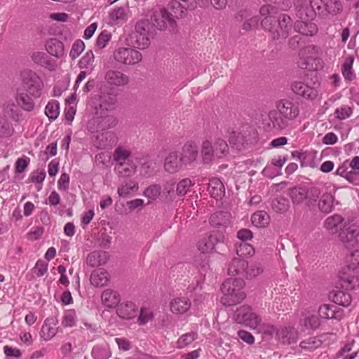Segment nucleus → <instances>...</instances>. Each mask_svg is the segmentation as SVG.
I'll return each mask as SVG.
<instances>
[{"label":"nucleus","instance_id":"1","mask_svg":"<svg viewBox=\"0 0 359 359\" xmlns=\"http://www.w3.org/2000/svg\"><path fill=\"white\" fill-rule=\"evenodd\" d=\"M276 107L278 111L271 110L268 114L272 127L276 129H285L288 121L295 119L299 114V104L289 100H280Z\"/></svg>","mask_w":359,"mask_h":359},{"label":"nucleus","instance_id":"2","mask_svg":"<svg viewBox=\"0 0 359 359\" xmlns=\"http://www.w3.org/2000/svg\"><path fill=\"white\" fill-rule=\"evenodd\" d=\"M244 286L245 282L241 278H227L221 286L220 302L225 306L241 303L246 297Z\"/></svg>","mask_w":359,"mask_h":359},{"label":"nucleus","instance_id":"3","mask_svg":"<svg viewBox=\"0 0 359 359\" xmlns=\"http://www.w3.org/2000/svg\"><path fill=\"white\" fill-rule=\"evenodd\" d=\"M262 27L268 30L274 39L287 38L292 27L291 18L285 14L281 15L278 20L273 16L265 17L261 22Z\"/></svg>","mask_w":359,"mask_h":359},{"label":"nucleus","instance_id":"4","mask_svg":"<svg viewBox=\"0 0 359 359\" xmlns=\"http://www.w3.org/2000/svg\"><path fill=\"white\" fill-rule=\"evenodd\" d=\"M229 151L227 143L222 139L218 138L215 140L214 145L205 140L202 144V155L203 161L205 163H210L215 157L222 158L226 156Z\"/></svg>","mask_w":359,"mask_h":359},{"label":"nucleus","instance_id":"5","mask_svg":"<svg viewBox=\"0 0 359 359\" xmlns=\"http://www.w3.org/2000/svg\"><path fill=\"white\" fill-rule=\"evenodd\" d=\"M323 6V0H310L309 4L306 0H297L295 4L297 15L301 20H312Z\"/></svg>","mask_w":359,"mask_h":359},{"label":"nucleus","instance_id":"6","mask_svg":"<svg viewBox=\"0 0 359 359\" xmlns=\"http://www.w3.org/2000/svg\"><path fill=\"white\" fill-rule=\"evenodd\" d=\"M22 83L29 94L36 98L41 95L43 83L41 79L31 70H25L21 73Z\"/></svg>","mask_w":359,"mask_h":359},{"label":"nucleus","instance_id":"7","mask_svg":"<svg viewBox=\"0 0 359 359\" xmlns=\"http://www.w3.org/2000/svg\"><path fill=\"white\" fill-rule=\"evenodd\" d=\"M235 319L238 323L243 324L251 329H257L262 322L261 317L247 305L241 306L236 310Z\"/></svg>","mask_w":359,"mask_h":359},{"label":"nucleus","instance_id":"8","mask_svg":"<svg viewBox=\"0 0 359 359\" xmlns=\"http://www.w3.org/2000/svg\"><path fill=\"white\" fill-rule=\"evenodd\" d=\"M114 60L124 65H135L142 58V54L137 50L130 47H119L113 53Z\"/></svg>","mask_w":359,"mask_h":359},{"label":"nucleus","instance_id":"9","mask_svg":"<svg viewBox=\"0 0 359 359\" xmlns=\"http://www.w3.org/2000/svg\"><path fill=\"white\" fill-rule=\"evenodd\" d=\"M96 117L90 121L88 124V130L90 133L104 130L114 127L116 125V120L114 117L106 114V112H99L98 109L95 111Z\"/></svg>","mask_w":359,"mask_h":359},{"label":"nucleus","instance_id":"10","mask_svg":"<svg viewBox=\"0 0 359 359\" xmlns=\"http://www.w3.org/2000/svg\"><path fill=\"white\" fill-rule=\"evenodd\" d=\"M153 25L158 29L173 30L175 27V20L170 15L169 11L161 8L158 11H155L151 17Z\"/></svg>","mask_w":359,"mask_h":359},{"label":"nucleus","instance_id":"11","mask_svg":"<svg viewBox=\"0 0 359 359\" xmlns=\"http://www.w3.org/2000/svg\"><path fill=\"white\" fill-rule=\"evenodd\" d=\"M318 55L319 48L316 46L310 45L302 48L299 53L298 66L303 69L313 68V62Z\"/></svg>","mask_w":359,"mask_h":359},{"label":"nucleus","instance_id":"12","mask_svg":"<svg viewBox=\"0 0 359 359\" xmlns=\"http://www.w3.org/2000/svg\"><path fill=\"white\" fill-rule=\"evenodd\" d=\"M318 313L323 320H336L340 321L344 317L343 309L334 303H325L319 306Z\"/></svg>","mask_w":359,"mask_h":359},{"label":"nucleus","instance_id":"13","mask_svg":"<svg viewBox=\"0 0 359 359\" xmlns=\"http://www.w3.org/2000/svg\"><path fill=\"white\" fill-rule=\"evenodd\" d=\"M330 233L339 231V237L344 243L352 241L359 235V226H330Z\"/></svg>","mask_w":359,"mask_h":359},{"label":"nucleus","instance_id":"14","mask_svg":"<svg viewBox=\"0 0 359 359\" xmlns=\"http://www.w3.org/2000/svg\"><path fill=\"white\" fill-rule=\"evenodd\" d=\"M130 14L128 6L115 7L109 13V23L111 25H121L128 20Z\"/></svg>","mask_w":359,"mask_h":359},{"label":"nucleus","instance_id":"15","mask_svg":"<svg viewBox=\"0 0 359 359\" xmlns=\"http://www.w3.org/2000/svg\"><path fill=\"white\" fill-rule=\"evenodd\" d=\"M165 170L169 173H175L180 171L184 165L181 157L179 156L175 151H170L167 153L164 159Z\"/></svg>","mask_w":359,"mask_h":359},{"label":"nucleus","instance_id":"16","mask_svg":"<svg viewBox=\"0 0 359 359\" xmlns=\"http://www.w3.org/2000/svg\"><path fill=\"white\" fill-rule=\"evenodd\" d=\"M299 324L305 329L316 330L321 324V318L319 315L309 310H305L301 314Z\"/></svg>","mask_w":359,"mask_h":359},{"label":"nucleus","instance_id":"17","mask_svg":"<svg viewBox=\"0 0 359 359\" xmlns=\"http://www.w3.org/2000/svg\"><path fill=\"white\" fill-rule=\"evenodd\" d=\"M287 160V156L274 157L271 159V165H266L263 170V173L269 177H274L280 173V169Z\"/></svg>","mask_w":359,"mask_h":359},{"label":"nucleus","instance_id":"18","mask_svg":"<svg viewBox=\"0 0 359 359\" xmlns=\"http://www.w3.org/2000/svg\"><path fill=\"white\" fill-rule=\"evenodd\" d=\"M191 304V301L187 297H175L170 302V310L175 315H182L189 310Z\"/></svg>","mask_w":359,"mask_h":359},{"label":"nucleus","instance_id":"19","mask_svg":"<svg viewBox=\"0 0 359 359\" xmlns=\"http://www.w3.org/2000/svg\"><path fill=\"white\" fill-rule=\"evenodd\" d=\"M116 313L122 319L130 320L137 316L138 309L132 302L119 303L116 308Z\"/></svg>","mask_w":359,"mask_h":359},{"label":"nucleus","instance_id":"20","mask_svg":"<svg viewBox=\"0 0 359 359\" xmlns=\"http://www.w3.org/2000/svg\"><path fill=\"white\" fill-rule=\"evenodd\" d=\"M57 319L53 317H48L45 320L40 331V337L45 341L53 339L57 332L56 325Z\"/></svg>","mask_w":359,"mask_h":359},{"label":"nucleus","instance_id":"21","mask_svg":"<svg viewBox=\"0 0 359 359\" xmlns=\"http://www.w3.org/2000/svg\"><path fill=\"white\" fill-rule=\"evenodd\" d=\"M121 301V297L118 292L106 289L101 294V303L105 308L114 309L117 308Z\"/></svg>","mask_w":359,"mask_h":359},{"label":"nucleus","instance_id":"22","mask_svg":"<svg viewBox=\"0 0 359 359\" xmlns=\"http://www.w3.org/2000/svg\"><path fill=\"white\" fill-rule=\"evenodd\" d=\"M104 79L109 85L117 87L126 86L129 82V77L117 70L111 69L107 71Z\"/></svg>","mask_w":359,"mask_h":359},{"label":"nucleus","instance_id":"23","mask_svg":"<svg viewBox=\"0 0 359 359\" xmlns=\"http://www.w3.org/2000/svg\"><path fill=\"white\" fill-rule=\"evenodd\" d=\"M292 90L297 95H301L306 99L313 100L316 98L318 95V91L315 88L309 86L301 81L293 83Z\"/></svg>","mask_w":359,"mask_h":359},{"label":"nucleus","instance_id":"24","mask_svg":"<svg viewBox=\"0 0 359 359\" xmlns=\"http://www.w3.org/2000/svg\"><path fill=\"white\" fill-rule=\"evenodd\" d=\"M109 273L103 269L94 270L90 277V283L96 287L106 286L109 283Z\"/></svg>","mask_w":359,"mask_h":359},{"label":"nucleus","instance_id":"25","mask_svg":"<svg viewBox=\"0 0 359 359\" xmlns=\"http://www.w3.org/2000/svg\"><path fill=\"white\" fill-rule=\"evenodd\" d=\"M198 156V149L196 144L187 143L182 147V152L180 156L184 165L191 164L195 161Z\"/></svg>","mask_w":359,"mask_h":359},{"label":"nucleus","instance_id":"26","mask_svg":"<svg viewBox=\"0 0 359 359\" xmlns=\"http://www.w3.org/2000/svg\"><path fill=\"white\" fill-rule=\"evenodd\" d=\"M46 51L51 55L61 58L65 55L64 44L56 39H48L45 44Z\"/></svg>","mask_w":359,"mask_h":359},{"label":"nucleus","instance_id":"27","mask_svg":"<svg viewBox=\"0 0 359 359\" xmlns=\"http://www.w3.org/2000/svg\"><path fill=\"white\" fill-rule=\"evenodd\" d=\"M290 196L293 203L299 204L306 200H308V203H311L309 189L306 187H295L291 189Z\"/></svg>","mask_w":359,"mask_h":359},{"label":"nucleus","instance_id":"28","mask_svg":"<svg viewBox=\"0 0 359 359\" xmlns=\"http://www.w3.org/2000/svg\"><path fill=\"white\" fill-rule=\"evenodd\" d=\"M248 263L241 258H234L229 263L227 273L229 276H244Z\"/></svg>","mask_w":359,"mask_h":359},{"label":"nucleus","instance_id":"29","mask_svg":"<svg viewBox=\"0 0 359 359\" xmlns=\"http://www.w3.org/2000/svg\"><path fill=\"white\" fill-rule=\"evenodd\" d=\"M294 29L302 35L313 36L317 32L318 28L311 20H302L294 24Z\"/></svg>","mask_w":359,"mask_h":359},{"label":"nucleus","instance_id":"30","mask_svg":"<svg viewBox=\"0 0 359 359\" xmlns=\"http://www.w3.org/2000/svg\"><path fill=\"white\" fill-rule=\"evenodd\" d=\"M194 6H186L177 1H172L168 5V11H170V15L175 18H182L187 9H194Z\"/></svg>","mask_w":359,"mask_h":359},{"label":"nucleus","instance_id":"31","mask_svg":"<svg viewBox=\"0 0 359 359\" xmlns=\"http://www.w3.org/2000/svg\"><path fill=\"white\" fill-rule=\"evenodd\" d=\"M208 191L212 198L219 199L224 195L223 183L217 178H212L208 184Z\"/></svg>","mask_w":359,"mask_h":359},{"label":"nucleus","instance_id":"32","mask_svg":"<svg viewBox=\"0 0 359 359\" xmlns=\"http://www.w3.org/2000/svg\"><path fill=\"white\" fill-rule=\"evenodd\" d=\"M109 256L104 251H94L87 257V263L93 267L105 264L108 261Z\"/></svg>","mask_w":359,"mask_h":359},{"label":"nucleus","instance_id":"33","mask_svg":"<svg viewBox=\"0 0 359 359\" xmlns=\"http://www.w3.org/2000/svg\"><path fill=\"white\" fill-rule=\"evenodd\" d=\"M116 98L111 95H102L99 96V107H95V111L98 109L99 112H107L114 108Z\"/></svg>","mask_w":359,"mask_h":359},{"label":"nucleus","instance_id":"34","mask_svg":"<svg viewBox=\"0 0 359 359\" xmlns=\"http://www.w3.org/2000/svg\"><path fill=\"white\" fill-rule=\"evenodd\" d=\"M15 100L24 111H31L34 108V102L27 93L17 90Z\"/></svg>","mask_w":359,"mask_h":359},{"label":"nucleus","instance_id":"35","mask_svg":"<svg viewBox=\"0 0 359 359\" xmlns=\"http://www.w3.org/2000/svg\"><path fill=\"white\" fill-rule=\"evenodd\" d=\"M138 189L139 186L136 182L133 180L126 181L121 183L118 187L117 193L119 197L128 198L130 196L132 192L137 191Z\"/></svg>","mask_w":359,"mask_h":359},{"label":"nucleus","instance_id":"36","mask_svg":"<svg viewBox=\"0 0 359 359\" xmlns=\"http://www.w3.org/2000/svg\"><path fill=\"white\" fill-rule=\"evenodd\" d=\"M354 58L353 56H348L341 67V73L345 80L352 81L355 78V74L353 70Z\"/></svg>","mask_w":359,"mask_h":359},{"label":"nucleus","instance_id":"37","mask_svg":"<svg viewBox=\"0 0 359 359\" xmlns=\"http://www.w3.org/2000/svg\"><path fill=\"white\" fill-rule=\"evenodd\" d=\"M216 237L210 234L208 238L201 239L198 243V249L202 253H209L212 251L216 243Z\"/></svg>","mask_w":359,"mask_h":359},{"label":"nucleus","instance_id":"38","mask_svg":"<svg viewBox=\"0 0 359 359\" xmlns=\"http://www.w3.org/2000/svg\"><path fill=\"white\" fill-rule=\"evenodd\" d=\"M140 25L138 24L135 28L134 37L135 39V45L137 48L144 49L149 45V39L145 29L143 32H140Z\"/></svg>","mask_w":359,"mask_h":359},{"label":"nucleus","instance_id":"39","mask_svg":"<svg viewBox=\"0 0 359 359\" xmlns=\"http://www.w3.org/2000/svg\"><path fill=\"white\" fill-rule=\"evenodd\" d=\"M131 156L130 149L125 147L119 146L114 150L113 158L118 165L130 161L129 158Z\"/></svg>","mask_w":359,"mask_h":359},{"label":"nucleus","instance_id":"40","mask_svg":"<svg viewBox=\"0 0 359 359\" xmlns=\"http://www.w3.org/2000/svg\"><path fill=\"white\" fill-rule=\"evenodd\" d=\"M91 354L94 359H109L111 352L107 344H102L94 346Z\"/></svg>","mask_w":359,"mask_h":359},{"label":"nucleus","instance_id":"41","mask_svg":"<svg viewBox=\"0 0 359 359\" xmlns=\"http://www.w3.org/2000/svg\"><path fill=\"white\" fill-rule=\"evenodd\" d=\"M232 215L228 211L215 212L210 217V222L213 224H226L232 222Z\"/></svg>","mask_w":359,"mask_h":359},{"label":"nucleus","instance_id":"42","mask_svg":"<svg viewBox=\"0 0 359 359\" xmlns=\"http://www.w3.org/2000/svg\"><path fill=\"white\" fill-rule=\"evenodd\" d=\"M116 168L119 177H127L134 174L136 166L133 162L128 161L117 165Z\"/></svg>","mask_w":359,"mask_h":359},{"label":"nucleus","instance_id":"43","mask_svg":"<svg viewBox=\"0 0 359 359\" xmlns=\"http://www.w3.org/2000/svg\"><path fill=\"white\" fill-rule=\"evenodd\" d=\"M95 56L92 50L86 52V53L81 58L79 62V67L81 69H85L92 72L94 69Z\"/></svg>","mask_w":359,"mask_h":359},{"label":"nucleus","instance_id":"44","mask_svg":"<svg viewBox=\"0 0 359 359\" xmlns=\"http://www.w3.org/2000/svg\"><path fill=\"white\" fill-rule=\"evenodd\" d=\"M195 184V182L189 178L181 180L176 185V193L180 196H185Z\"/></svg>","mask_w":359,"mask_h":359},{"label":"nucleus","instance_id":"45","mask_svg":"<svg viewBox=\"0 0 359 359\" xmlns=\"http://www.w3.org/2000/svg\"><path fill=\"white\" fill-rule=\"evenodd\" d=\"M45 114L50 121L57 118L60 114V104L56 100H50L45 107Z\"/></svg>","mask_w":359,"mask_h":359},{"label":"nucleus","instance_id":"46","mask_svg":"<svg viewBox=\"0 0 359 359\" xmlns=\"http://www.w3.org/2000/svg\"><path fill=\"white\" fill-rule=\"evenodd\" d=\"M333 303L339 306H348L351 302V295L342 290H337L333 296Z\"/></svg>","mask_w":359,"mask_h":359},{"label":"nucleus","instance_id":"47","mask_svg":"<svg viewBox=\"0 0 359 359\" xmlns=\"http://www.w3.org/2000/svg\"><path fill=\"white\" fill-rule=\"evenodd\" d=\"M14 129L6 115H0V137H6L13 135Z\"/></svg>","mask_w":359,"mask_h":359},{"label":"nucleus","instance_id":"48","mask_svg":"<svg viewBox=\"0 0 359 359\" xmlns=\"http://www.w3.org/2000/svg\"><path fill=\"white\" fill-rule=\"evenodd\" d=\"M161 187L154 184L147 187L143 191V196L147 198L149 201H156L161 194Z\"/></svg>","mask_w":359,"mask_h":359},{"label":"nucleus","instance_id":"49","mask_svg":"<svg viewBox=\"0 0 359 359\" xmlns=\"http://www.w3.org/2000/svg\"><path fill=\"white\" fill-rule=\"evenodd\" d=\"M333 207V197L329 194H323L318 203V208L321 212L328 213Z\"/></svg>","mask_w":359,"mask_h":359},{"label":"nucleus","instance_id":"50","mask_svg":"<svg viewBox=\"0 0 359 359\" xmlns=\"http://www.w3.org/2000/svg\"><path fill=\"white\" fill-rule=\"evenodd\" d=\"M198 334L195 332L186 333L182 334L177 341V347L178 348H183L188 345L191 344L194 340L197 339Z\"/></svg>","mask_w":359,"mask_h":359},{"label":"nucleus","instance_id":"51","mask_svg":"<svg viewBox=\"0 0 359 359\" xmlns=\"http://www.w3.org/2000/svg\"><path fill=\"white\" fill-rule=\"evenodd\" d=\"M270 217L269 214L263 210H259L252 214L251 217L252 224H269Z\"/></svg>","mask_w":359,"mask_h":359},{"label":"nucleus","instance_id":"52","mask_svg":"<svg viewBox=\"0 0 359 359\" xmlns=\"http://www.w3.org/2000/svg\"><path fill=\"white\" fill-rule=\"evenodd\" d=\"M289 207V201L284 197L277 198L272 202V208L276 212L283 213L288 210Z\"/></svg>","mask_w":359,"mask_h":359},{"label":"nucleus","instance_id":"53","mask_svg":"<svg viewBox=\"0 0 359 359\" xmlns=\"http://www.w3.org/2000/svg\"><path fill=\"white\" fill-rule=\"evenodd\" d=\"M325 7L327 13L332 15H336L342 11V5L339 0H327Z\"/></svg>","mask_w":359,"mask_h":359},{"label":"nucleus","instance_id":"54","mask_svg":"<svg viewBox=\"0 0 359 359\" xmlns=\"http://www.w3.org/2000/svg\"><path fill=\"white\" fill-rule=\"evenodd\" d=\"M76 314L73 309L67 310L63 316L62 324L64 327H73L76 325Z\"/></svg>","mask_w":359,"mask_h":359},{"label":"nucleus","instance_id":"55","mask_svg":"<svg viewBox=\"0 0 359 359\" xmlns=\"http://www.w3.org/2000/svg\"><path fill=\"white\" fill-rule=\"evenodd\" d=\"M15 107L14 101L8 97L7 95H3L0 97V107L6 114L12 113Z\"/></svg>","mask_w":359,"mask_h":359},{"label":"nucleus","instance_id":"56","mask_svg":"<svg viewBox=\"0 0 359 359\" xmlns=\"http://www.w3.org/2000/svg\"><path fill=\"white\" fill-rule=\"evenodd\" d=\"M257 328L259 332H262L265 335H267L270 337H277L278 327L276 325L265 323L262 324L260 323Z\"/></svg>","mask_w":359,"mask_h":359},{"label":"nucleus","instance_id":"57","mask_svg":"<svg viewBox=\"0 0 359 359\" xmlns=\"http://www.w3.org/2000/svg\"><path fill=\"white\" fill-rule=\"evenodd\" d=\"M236 253L240 257H250L255 253L253 247L248 243H241L236 248Z\"/></svg>","mask_w":359,"mask_h":359},{"label":"nucleus","instance_id":"58","mask_svg":"<svg viewBox=\"0 0 359 359\" xmlns=\"http://www.w3.org/2000/svg\"><path fill=\"white\" fill-rule=\"evenodd\" d=\"M111 39V34L107 31H102L99 36H97L96 41V46L100 49H102L107 46L108 43L110 41Z\"/></svg>","mask_w":359,"mask_h":359},{"label":"nucleus","instance_id":"59","mask_svg":"<svg viewBox=\"0 0 359 359\" xmlns=\"http://www.w3.org/2000/svg\"><path fill=\"white\" fill-rule=\"evenodd\" d=\"M352 112L353 110L351 107L346 105H343L335 109L334 115L337 119L344 120L349 118L351 116Z\"/></svg>","mask_w":359,"mask_h":359},{"label":"nucleus","instance_id":"60","mask_svg":"<svg viewBox=\"0 0 359 359\" xmlns=\"http://www.w3.org/2000/svg\"><path fill=\"white\" fill-rule=\"evenodd\" d=\"M262 272L263 268L259 264H251L250 266H246L243 276L246 278H252L259 276Z\"/></svg>","mask_w":359,"mask_h":359},{"label":"nucleus","instance_id":"61","mask_svg":"<svg viewBox=\"0 0 359 359\" xmlns=\"http://www.w3.org/2000/svg\"><path fill=\"white\" fill-rule=\"evenodd\" d=\"M85 44L81 40H76L72 45L69 56L74 60L84 50Z\"/></svg>","mask_w":359,"mask_h":359},{"label":"nucleus","instance_id":"62","mask_svg":"<svg viewBox=\"0 0 359 359\" xmlns=\"http://www.w3.org/2000/svg\"><path fill=\"white\" fill-rule=\"evenodd\" d=\"M154 314L152 311L149 308H142L140 316L137 318L140 325H144L152 320Z\"/></svg>","mask_w":359,"mask_h":359},{"label":"nucleus","instance_id":"63","mask_svg":"<svg viewBox=\"0 0 359 359\" xmlns=\"http://www.w3.org/2000/svg\"><path fill=\"white\" fill-rule=\"evenodd\" d=\"M321 341L317 337H310L306 340L302 341L300 346L304 349L313 350L320 346Z\"/></svg>","mask_w":359,"mask_h":359},{"label":"nucleus","instance_id":"64","mask_svg":"<svg viewBox=\"0 0 359 359\" xmlns=\"http://www.w3.org/2000/svg\"><path fill=\"white\" fill-rule=\"evenodd\" d=\"M348 270L353 272L359 271V250L354 251L351 254Z\"/></svg>","mask_w":359,"mask_h":359}]
</instances>
